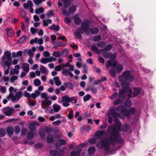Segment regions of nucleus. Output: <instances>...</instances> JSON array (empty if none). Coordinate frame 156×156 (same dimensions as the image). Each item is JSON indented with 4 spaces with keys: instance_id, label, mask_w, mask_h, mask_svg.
<instances>
[{
    "instance_id": "obj_28",
    "label": "nucleus",
    "mask_w": 156,
    "mask_h": 156,
    "mask_svg": "<svg viewBox=\"0 0 156 156\" xmlns=\"http://www.w3.org/2000/svg\"><path fill=\"white\" fill-rule=\"evenodd\" d=\"M44 12V9L42 8H40L38 9H36L35 11V13L37 14H39L42 13Z\"/></svg>"
},
{
    "instance_id": "obj_16",
    "label": "nucleus",
    "mask_w": 156,
    "mask_h": 156,
    "mask_svg": "<svg viewBox=\"0 0 156 156\" xmlns=\"http://www.w3.org/2000/svg\"><path fill=\"white\" fill-rule=\"evenodd\" d=\"M33 3L31 0H28L27 3H24L23 6L24 8L26 9H28L29 7H32L33 6Z\"/></svg>"
},
{
    "instance_id": "obj_17",
    "label": "nucleus",
    "mask_w": 156,
    "mask_h": 156,
    "mask_svg": "<svg viewBox=\"0 0 156 156\" xmlns=\"http://www.w3.org/2000/svg\"><path fill=\"white\" fill-rule=\"evenodd\" d=\"M53 108L54 112H57L61 109V106L57 104H54L52 106Z\"/></svg>"
},
{
    "instance_id": "obj_39",
    "label": "nucleus",
    "mask_w": 156,
    "mask_h": 156,
    "mask_svg": "<svg viewBox=\"0 0 156 156\" xmlns=\"http://www.w3.org/2000/svg\"><path fill=\"white\" fill-rule=\"evenodd\" d=\"M28 128L30 130L34 131L36 129V127L34 123H32L29 125Z\"/></svg>"
},
{
    "instance_id": "obj_64",
    "label": "nucleus",
    "mask_w": 156,
    "mask_h": 156,
    "mask_svg": "<svg viewBox=\"0 0 156 156\" xmlns=\"http://www.w3.org/2000/svg\"><path fill=\"white\" fill-rule=\"evenodd\" d=\"M38 39L37 37H36L34 39H32L30 42V43L31 44H33L34 43L36 44L38 42Z\"/></svg>"
},
{
    "instance_id": "obj_24",
    "label": "nucleus",
    "mask_w": 156,
    "mask_h": 156,
    "mask_svg": "<svg viewBox=\"0 0 156 156\" xmlns=\"http://www.w3.org/2000/svg\"><path fill=\"white\" fill-rule=\"evenodd\" d=\"M64 2V7L66 8L70 5L71 0H61Z\"/></svg>"
},
{
    "instance_id": "obj_42",
    "label": "nucleus",
    "mask_w": 156,
    "mask_h": 156,
    "mask_svg": "<svg viewBox=\"0 0 156 156\" xmlns=\"http://www.w3.org/2000/svg\"><path fill=\"white\" fill-rule=\"evenodd\" d=\"M70 71L68 69H64L62 71V74L65 76H67Z\"/></svg>"
},
{
    "instance_id": "obj_53",
    "label": "nucleus",
    "mask_w": 156,
    "mask_h": 156,
    "mask_svg": "<svg viewBox=\"0 0 156 156\" xmlns=\"http://www.w3.org/2000/svg\"><path fill=\"white\" fill-rule=\"evenodd\" d=\"M20 131V128L18 126L16 125L15 126V133L16 134H17L19 133Z\"/></svg>"
},
{
    "instance_id": "obj_19",
    "label": "nucleus",
    "mask_w": 156,
    "mask_h": 156,
    "mask_svg": "<svg viewBox=\"0 0 156 156\" xmlns=\"http://www.w3.org/2000/svg\"><path fill=\"white\" fill-rule=\"evenodd\" d=\"M36 135L35 132H28L27 135V138L28 140H31L33 138L34 136Z\"/></svg>"
},
{
    "instance_id": "obj_36",
    "label": "nucleus",
    "mask_w": 156,
    "mask_h": 156,
    "mask_svg": "<svg viewBox=\"0 0 156 156\" xmlns=\"http://www.w3.org/2000/svg\"><path fill=\"white\" fill-rule=\"evenodd\" d=\"M74 22L77 25H80L82 22L81 19L79 17H76L74 19Z\"/></svg>"
},
{
    "instance_id": "obj_35",
    "label": "nucleus",
    "mask_w": 156,
    "mask_h": 156,
    "mask_svg": "<svg viewBox=\"0 0 156 156\" xmlns=\"http://www.w3.org/2000/svg\"><path fill=\"white\" fill-rule=\"evenodd\" d=\"M41 68H40V71L42 73H45L47 72L48 73V71L47 70L46 67L42 65H41Z\"/></svg>"
},
{
    "instance_id": "obj_10",
    "label": "nucleus",
    "mask_w": 156,
    "mask_h": 156,
    "mask_svg": "<svg viewBox=\"0 0 156 156\" xmlns=\"http://www.w3.org/2000/svg\"><path fill=\"white\" fill-rule=\"evenodd\" d=\"M2 62H4L6 59L8 61H11L12 60L11 53L8 51H5L4 54V55L2 57Z\"/></svg>"
},
{
    "instance_id": "obj_58",
    "label": "nucleus",
    "mask_w": 156,
    "mask_h": 156,
    "mask_svg": "<svg viewBox=\"0 0 156 156\" xmlns=\"http://www.w3.org/2000/svg\"><path fill=\"white\" fill-rule=\"evenodd\" d=\"M34 3L37 5H38L45 0H33Z\"/></svg>"
},
{
    "instance_id": "obj_63",
    "label": "nucleus",
    "mask_w": 156,
    "mask_h": 156,
    "mask_svg": "<svg viewBox=\"0 0 156 156\" xmlns=\"http://www.w3.org/2000/svg\"><path fill=\"white\" fill-rule=\"evenodd\" d=\"M5 134V130L3 129H0V137L4 136Z\"/></svg>"
},
{
    "instance_id": "obj_52",
    "label": "nucleus",
    "mask_w": 156,
    "mask_h": 156,
    "mask_svg": "<svg viewBox=\"0 0 156 156\" xmlns=\"http://www.w3.org/2000/svg\"><path fill=\"white\" fill-rule=\"evenodd\" d=\"M43 145L42 143H39L34 145V147L35 148L38 149L42 147L43 146Z\"/></svg>"
},
{
    "instance_id": "obj_46",
    "label": "nucleus",
    "mask_w": 156,
    "mask_h": 156,
    "mask_svg": "<svg viewBox=\"0 0 156 156\" xmlns=\"http://www.w3.org/2000/svg\"><path fill=\"white\" fill-rule=\"evenodd\" d=\"M26 39V36H23L19 39L18 42L20 43H23L25 41Z\"/></svg>"
},
{
    "instance_id": "obj_48",
    "label": "nucleus",
    "mask_w": 156,
    "mask_h": 156,
    "mask_svg": "<svg viewBox=\"0 0 156 156\" xmlns=\"http://www.w3.org/2000/svg\"><path fill=\"white\" fill-rule=\"evenodd\" d=\"M19 73V70L16 69H14L13 70L12 69L10 71V75H13L15 73L16 74H18Z\"/></svg>"
},
{
    "instance_id": "obj_32",
    "label": "nucleus",
    "mask_w": 156,
    "mask_h": 156,
    "mask_svg": "<svg viewBox=\"0 0 156 156\" xmlns=\"http://www.w3.org/2000/svg\"><path fill=\"white\" fill-rule=\"evenodd\" d=\"M101 53H103L104 57L106 58H109L111 55V53L108 52L107 51H103Z\"/></svg>"
},
{
    "instance_id": "obj_50",
    "label": "nucleus",
    "mask_w": 156,
    "mask_h": 156,
    "mask_svg": "<svg viewBox=\"0 0 156 156\" xmlns=\"http://www.w3.org/2000/svg\"><path fill=\"white\" fill-rule=\"evenodd\" d=\"M40 62L43 64H45L49 62L48 58H42L41 59Z\"/></svg>"
},
{
    "instance_id": "obj_6",
    "label": "nucleus",
    "mask_w": 156,
    "mask_h": 156,
    "mask_svg": "<svg viewBox=\"0 0 156 156\" xmlns=\"http://www.w3.org/2000/svg\"><path fill=\"white\" fill-rule=\"evenodd\" d=\"M58 101L59 103H62L64 107H68L70 105V102L68 99L67 95L63 96L61 100H59Z\"/></svg>"
},
{
    "instance_id": "obj_44",
    "label": "nucleus",
    "mask_w": 156,
    "mask_h": 156,
    "mask_svg": "<svg viewBox=\"0 0 156 156\" xmlns=\"http://www.w3.org/2000/svg\"><path fill=\"white\" fill-rule=\"evenodd\" d=\"M51 104V101L50 100H48L47 102L43 101L42 102V105L44 107L47 106V105H50Z\"/></svg>"
},
{
    "instance_id": "obj_33",
    "label": "nucleus",
    "mask_w": 156,
    "mask_h": 156,
    "mask_svg": "<svg viewBox=\"0 0 156 156\" xmlns=\"http://www.w3.org/2000/svg\"><path fill=\"white\" fill-rule=\"evenodd\" d=\"M23 70L26 72L28 73L29 71V65L27 63H25L23 67Z\"/></svg>"
},
{
    "instance_id": "obj_12",
    "label": "nucleus",
    "mask_w": 156,
    "mask_h": 156,
    "mask_svg": "<svg viewBox=\"0 0 156 156\" xmlns=\"http://www.w3.org/2000/svg\"><path fill=\"white\" fill-rule=\"evenodd\" d=\"M144 94V91L140 88H135L133 89V97L138 95L139 94L142 95Z\"/></svg>"
},
{
    "instance_id": "obj_31",
    "label": "nucleus",
    "mask_w": 156,
    "mask_h": 156,
    "mask_svg": "<svg viewBox=\"0 0 156 156\" xmlns=\"http://www.w3.org/2000/svg\"><path fill=\"white\" fill-rule=\"evenodd\" d=\"M7 132L9 135H11L13 134V128L11 126L7 128Z\"/></svg>"
},
{
    "instance_id": "obj_25",
    "label": "nucleus",
    "mask_w": 156,
    "mask_h": 156,
    "mask_svg": "<svg viewBox=\"0 0 156 156\" xmlns=\"http://www.w3.org/2000/svg\"><path fill=\"white\" fill-rule=\"evenodd\" d=\"M22 96V92L21 91H19L17 92L15 96L16 97V101H18L21 98Z\"/></svg>"
},
{
    "instance_id": "obj_62",
    "label": "nucleus",
    "mask_w": 156,
    "mask_h": 156,
    "mask_svg": "<svg viewBox=\"0 0 156 156\" xmlns=\"http://www.w3.org/2000/svg\"><path fill=\"white\" fill-rule=\"evenodd\" d=\"M118 96V94L117 92L114 93L111 96H110L109 98L112 99H114L115 98Z\"/></svg>"
},
{
    "instance_id": "obj_21",
    "label": "nucleus",
    "mask_w": 156,
    "mask_h": 156,
    "mask_svg": "<svg viewBox=\"0 0 156 156\" xmlns=\"http://www.w3.org/2000/svg\"><path fill=\"white\" fill-rule=\"evenodd\" d=\"M24 52L28 54L30 58H32L34 56V53L31 50V49L24 50Z\"/></svg>"
},
{
    "instance_id": "obj_5",
    "label": "nucleus",
    "mask_w": 156,
    "mask_h": 156,
    "mask_svg": "<svg viewBox=\"0 0 156 156\" xmlns=\"http://www.w3.org/2000/svg\"><path fill=\"white\" fill-rule=\"evenodd\" d=\"M123 89L120 90L119 91V94L118 95V98H120L122 97L124 93L126 94H128V96L129 97H131L132 96V92L131 89L128 86H124Z\"/></svg>"
},
{
    "instance_id": "obj_30",
    "label": "nucleus",
    "mask_w": 156,
    "mask_h": 156,
    "mask_svg": "<svg viewBox=\"0 0 156 156\" xmlns=\"http://www.w3.org/2000/svg\"><path fill=\"white\" fill-rule=\"evenodd\" d=\"M106 45L105 42L103 41H100L97 43V45L98 47L101 48L104 47Z\"/></svg>"
},
{
    "instance_id": "obj_49",
    "label": "nucleus",
    "mask_w": 156,
    "mask_h": 156,
    "mask_svg": "<svg viewBox=\"0 0 156 156\" xmlns=\"http://www.w3.org/2000/svg\"><path fill=\"white\" fill-rule=\"evenodd\" d=\"M81 130L82 132H87L88 131V126L83 125L81 128Z\"/></svg>"
},
{
    "instance_id": "obj_26",
    "label": "nucleus",
    "mask_w": 156,
    "mask_h": 156,
    "mask_svg": "<svg viewBox=\"0 0 156 156\" xmlns=\"http://www.w3.org/2000/svg\"><path fill=\"white\" fill-rule=\"evenodd\" d=\"M99 29L97 27H94L90 29V32L92 34H97L99 31Z\"/></svg>"
},
{
    "instance_id": "obj_1",
    "label": "nucleus",
    "mask_w": 156,
    "mask_h": 156,
    "mask_svg": "<svg viewBox=\"0 0 156 156\" xmlns=\"http://www.w3.org/2000/svg\"><path fill=\"white\" fill-rule=\"evenodd\" d=\"M115 123L116 126L110 125L108 127V131L109 132L108 137L98 142L96 145L97 148L104 149L106 153L110 155L115 153L116 151V149L110 150V145L124 143L123 140L120 136L119 131L126 132L129 129V126L126 124L123 125L121 128L122 124L118 119H115Z\"/></svg>"
},
{
    "instance_id": "obj_38",
    "label": "nucleus",
    "mask_w": 156,
    "mask_h": 156,
    "mask_svg": "<svg viewBox=\"0 0 156 156\" xmlns=\"http://www.w3.org/2000/svg\"><path fill=\"white\" fill-rule=\"evenodd\" d=\"M34 83L35 86H38L41 84L40 80L38 79H37L34 80Z\"/></svg>"
},
{
    "instance_id": "obj_34",
    "label": "nucleus",
    "mask_w": 156,
    "mask_h": 156,
    "mask_svg": "<svg viewBox=\"0 0 156 156\" xmlns=\"http://www.w3.org/2000/svg\"><path fill=\"white\" fill-rule=\"evenodd\" d=\"M76 6L73 5L70 7L68 9V11L69 13H73L76 10Z\"/></svg>"
},
{
    "instance_id": "obj_29",
    "label": "nucleus",
    "mask_w": 156,
    "mask_h": 156,
    "mask_svg": "<svg viewBox=\"0 0 156 156\" xmlns=\"http://www.w3.org/2000/svg\"><path fill=\"white\" fill-rule=\"evenodd\" d=\"M88 4H90L89 6L92 7H96V6H99L98 4H97L95 3V1L93 0H88Z\"/></svg>"
},
{
    "instance_id": "obj_11",
    "label": "nucleus",
    "mask_w": 156,
    "mask_h": 156,
    "mask_svg": "<svg viewBox=\"0 0 156 156\" xmlns=\"http://www.w3.org/2000/svg\"><path fill=\"white\" fill-rule=\"evenodd\" d=\"M55 140V145L57 147H59L62 145H64L66 144V141L63 139H61L57 137Z\"/></svg>"
},
{
    "instance_id": "obj_55",
    "label": "nucleus",
    "mask_w": 156,
    "mask_h": 156,
    "mask_svg": "<svg viewBox=\"0 0 156 156\" xmlns=\"http://www.w3.org/2000/svg\"><path fill=\"white\" fill-rule=\"evenodd\" d=\"M17 76H12L10 79V82L12 83H14L15 81L18 79Z\"/></svg>"
},
{
    "instance_id": "obj_45",
    "label": "nucleus",
    "mask_w": 156,
    "mask_h": 156,
    "mask_svg": "<svg viewBox=\"0 0 156 156\" xmlns=\"http://www.w3.org/2000/svg\"><path fill=\"white\" fill-rule=\"evenodd\" d=\"M95 148L93 147H90L88 148V154H93L95 151Z\"/></svg>"
},
{
    "instance_id": "obj_61",
    "label": "nucleus",
    "mask_w": 156,
    "mask_h": 156,
    "mask_svg": "<svg viewBox=\"0 0 156 156\" xmlns=\"http://www.w3.org/2000/svg\"><path fill=\"white\" fill-rule=\"evenodd\" d=\"M111 115L115 118V119H117L116 118L117 117H120V114L119 113L115 112Z\"/></svg>"
},
{
    "instance_id": "obj_54",
    "label": "nucleus",
    "mask_w": 156,
    "mask_h": 156,
    "mask_svg": "<svg viewBox=\"0 0 156 156\" xmlns=\"http://www.w3.org/2000/svg\"><path fill=\"white\" fill-rule=\"evenodd\" d=\"M89 90L95 94L96 93L97 91L96 88L93 86H92L91 87L88 88V90Z\"/></svg>"
},
{
    "instance_id": "obj_8",
    "label": "nucleus",
    "mask_w": 156,
    "mask_h": 156,
    "mask_svg": "<svg viewBox=\"0 0 156 156\" xmlns=\"http://www.w3.org/2000/svg\"><path fill=\"white\" fill-rule=\"evenodd\" d=\"M49 154L51 156H63L64 155V151L63 150H61L58 152L53 150L50 151Z\"/></svg>"
},
{
    "instance_id": "obj_47",
    "label": "nucleus",
    "mask_w": 156,
    "mask_h": 156,
    "mask_svg": "<svg viewBox=\"0 0 156 156\" xmlns=\"http://www.w3.org/2000/svg\"><path fill=\"white\" fill-rule=\"evenodd\" d=\"M101 37L99 35L95 36L93 38V40L95 42H97L101 39Z\"/></svg>"
},
{
    "instance_id": "obj_7",
    "label": "nucleus",
    "mask_w": 156,
    "mask_h": 156,
    "mask_svg": "<svg viewBox=\"0 0 156 156\" xmlns=\"http://www.w3.org/2000/svg\"><path fill=\"white\" fill-rule=\"evenodd\" d=\"M2 111L6 115L9 116L12 115L14 109L8 106L3 108Z\"/></svg>"
},
{
    "instance_id": "obj_2",
    "label": "nucleus",
    "mask_w": 156,
    "mask_h": 156,
    "mask_svg": "<svg viewBox=\"0 0 156 156\" xmlns=\"http://www.w3.org/2000/svg\"><path fill=\"white\" fill-rule=\"evenodd\" d=\"M134 78V77L130 74V72L129 70L124 71L122 75L119 76V80L121 81L122 87H123L124 86H128L129 85L128 82L132 81L133 80Z\"/></svg>"
},
{
    "instance_id": "obj_14",
    "label": "nucleus",
    "mask_w": 156,
    "mask_h": 156,
    "mask_svg": "<svg viewBox=\"0 0 156 156\" xmlns=\"http://www.w3.org/2000/svg\"><path fill=\"white\" fill-rule=\"evenodd\" d=\"M112 65L114 67H115L116 66V68L117 73L120 72L123 69V67L122 65L120 64H119L117 65V62L116 61L114 62Z\"/></svg>"
},
{
    "instance_id": "obj_57",
    "label": "nucleus",
    "mask_w": 156,
    "mask_h": 156,
    "mask_svg": "<svg viewBox=\"0 0 156 156\" xmlns=\"http://www.w3.org/2000/svg\"><path fill=\"white\" fill-rule=\"evenodd\" d=\"M7 34L8 36L11 37L14 34V32L11 29H9L7 30Z\"/></svg>"
},
{
    "instance_id": "obj_23",
    "label": "nucleus",
    "mask_w": 156,
    "mask_h": 156,
    "mask_svg": "<svg viewBox=\"0 0 156 156\" xmlns=\"http://www.w3.org/2000/svg\"><path fill=\"white\" fill-rule=\"evenodd\" d=\"M47 140L48 142L49 143H52L54 141V138L52 135L49 134L47 136Z\"/></svg>"
},
{
    "instance_id": "obj_56",
    "label": "nucleus",
    "mask_w": 156,
    "mask_h": 156,
    "mask_svg": "<svg viewBox=\"0 0 156 156\" xmlns=\"http://www.w3.org/2000/svg\"><path fill=\"white\" fill-rule=\"evenodd\" d=\"M124 105L127 107H130L131 105V102L130 100H127L125 102Z\"/></svg>"
},
{
    "instance_id": "obj_9",
    "label": "nucleus",
    "mask_w": 156,
    "mask_h": 156,
    "mask_svg": "<svg viewBox=\"0 0 156 156\" xmlns=\"http://www.w3.org/2000/svg\"><path fill=\"white\" fill-rule=\"evenodd\" d=\"M9 91L10 92L9 95L7 97V98L9 100L11 98V100L13 101H16V97L13 95L12 92L14 90V88L12 87H10L9 89Z\"/></svg>"
},
{
    "instance_id": "obj_22",
    "label": "nucleus",
    "mask_w": 156,
    "mask_h": 156,
    "mask_svg": "<svg viewBox=\"0 0 156 156\" xmlns=\"http://www.w3.org/2000/svg\"><path fill=\"white\" fill-rule=\"evenodd\" d=\"M68 98L69 99L70 102L72 104H76L77 102V100L75 97H69L68 95Z\"/></svg>"
},
{
    "instance_id": "obj_27",
    "label": "nucleus",
    "mask_w": 156,
    "mask_h": 156,
    "mask_svg": "<svg viewBox=\"0 0 156 156\" xmlns=\"http://www.w3.org/2000/svg\"><path fill=\"white\" fill-rule=\"evenodd\" d=\"M39 134L41 138H44L45 136V131L43 128H40L39 131Z\"/></svg>"
},
{
    "instance_id": "obj_41",
    "label": "nucleus",
    "mask_w": 156,
    "mask_h": 156,
    "mask_svg": "<svg viewBox=\"0 0 156 156\" xmlns=\"http://www.w3.org/2000/svg\"><path fill=\"white\" fill-rule=\"evenodd\" d=\"M52 55L55 57H59L61 56V54L59 51H54L52 53Z\"/></svg>"
},
{
    "instance_id": "obj_59",
    "label": "nucleus",
    "mask_w": 156,
    "mask_h": 156,
    "mask_svg": "<svg viewBox=\"0 0 156 156\" xmlns=\"http://www.w3.org/2000/svg\"><path fill=\"white\" fill-rule=\"evenodd\" d=\"M69 53L68 51L66 49L63 50L62 53L63 56L66 57L68 55Z\"/></svg>"
},
{
    "instance_id": "obj_43",
    "label": "nucleus",
    "mask_w": 156,
    "mask_h": 156,
    "mask_svg": "<svg viewBox=\"0 0 156 156\" xmlns=\"http://www.w3.org/2000/svg\"><path fill=\"white\" fill-rule=\"evenodd\" d=\"M4 69H5V66H7L8 67H10V65L12 64L11 63H10L9 62L7 61H4L3 62H2Z\"/></svg>"
},
{
    "instance_id": "obj_51",
    "label": "nucleus",
    "mask_w": 156,
    "mask_h": 156,
    "mask_svg": "<svg viewBox=\"0 0 156 156\" xmlns=\"http://www.w3.org/2000/svg\"><path fill=\"white\" fill-rule=\"evenodd\" d=\"M64 85L66 87H69L71 89H73L74 88L73 85L71 83H64Z\"/></svg>"
},
{
    "instance_id": "obj_15",
    "label": "nucleus",
    "mask_w": 156,
    "mask_h": 156,
    "mask_svg": "<svg viewBox=\"0 0 156 156\" xmlns=\"http://www.w3.org/2000/svg\"><path fill=\"white\" fill-rule=\"evenodd\" d=\"M82 151V149L80 148H77L76 149L70 153V156H80V153Z\"/></svg>"
},
{
    "instance_id": "obj_3",
    "label": "nucleus",
    "mask_w": 156,
    "mask_h": 156,
    "mask_svg": "<svg viewBox=\"0 0 156 156\" xmlns=\"http://www.w3.org/2000/svg\"><path fill=\"white\" fill-rule=\"evenodd\" d=\"M88 32V20H84L82 23L81 27L77 29L74 33L76 37L79 39L82 38L81 34L84 33L87 34Z\"/></svg>"
},
{
    "instance_id": "obj_13",
    "label": "nucleus",
    "mask_w": 156,
    "mask_h": 156,
    "mask_svg": "<svg viewBox=\"0 0 156 156\" xmlns=\"http://www.w3.org/2000/svg\"><path fill=\"white\" fill-rule=\"evenodd\" d=\"M105 133L104 130H99L95 132V139H98L101 138L102 136H103Z\"/></svg>"
},
{
    "instance_id": "obj_20",
    "label": "nucleus",
    "mask_w": 156,
    "mask_h": 156,
    "mask_svg": "<svg viewBox=\"0 0 156 156\" xmlns=\"http://www.w3.org/2000/svg\"><path fill=\"white\" fill-rule=\"evenodd\" d=\"M53 80L54 81L55 85L57 86H59L62 84L61 81L60 80L58 76L54 77Z\"/></svg>"
},
{
    "instance_id": "obj_37",
    "label": "nucleus",
    "mask_w": 156,
    "mask_h": 156,
    "mask_svg": "<svg viewBox=\"0 0 156 156\" xmlns=\"http://www.w3.org/2000/svg\"><path fill=\"white\" fill-rule=\"evenodd\" d=\"M91 49L93 51L99 54L100 52H101L100 51H99L97 47L94 45L91 46Z\"/></svg>"
},
{
    "instance_id": "obj_60",
    "label": "nucleus",
    "mask_w": 156,
    "mask_h": 156,
    "mask_svg": "<svg viewBox=\"0 0 156 156\" xmlns=\"http://www.w3.org/2000/svg\"><path fill=\"white\" fill-rule=\"evenodd\" d=\"M44 56L45 58H49L50 56V54L48 51H44L43 52Z\"/></svg>"
},
{
    "instance_id": "obj_40",
    "label": "nucleus",
    "mask_w": 156,
    "mask_h": 156,
    "mask_svg": "<svg viewBox=\"0 0 156 156\" xmlns=\"http://www.w3.org/2000/svg\"><path fill=\"white\" fill-rule=\"evenodd\" d=\"M42 98H44L45 100H48L49 99V97L45 93H42L41 95Z\"/></svg>"
},
{
    "instance_id": "obj_4",
    "label": "nucleus",
    "mask_w": 156,
    "mask_h": 156,
    "mask_svg": "<svg viewBox=\"0 0 156 156\" xmlns=\"http://www.w3.org/2000/svg\"><path fill=\"white\" fill-rule=\"evenodd\" d=\"M123 108V106L122 105L119 106L117 108V109L118 110H121V112L126 117H129L130 116V114H133L135 112V109L134 108H130L129 110L128 109H124L123 110L122 108Z\"/></svg>"
},
{
    "instance_id": "obj_18",
    "label": "nucleus",
    "mask_w": 156,
    "mask_h": 156,
    "mask_svg": "<svg viewBox=\"0 0 156 156\" xmlns=\"http://www.w3.org/2000/svg\"><path fill=\"white\" fill-rule=\"evenodd\" d=\"M112 48V45L111 44H108L107 45L106 47L100 50V52H102L103 51H108L110 50Z\"/></svg>"
}]
</instances>
